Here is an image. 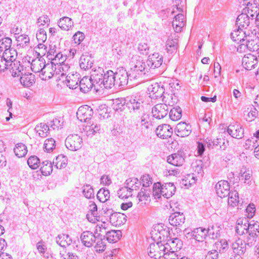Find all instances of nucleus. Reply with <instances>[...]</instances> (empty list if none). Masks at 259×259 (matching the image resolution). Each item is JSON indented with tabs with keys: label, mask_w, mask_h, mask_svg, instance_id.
Masks as SVG:
<instances>
[{
	"label": "nucleus",
	"mask_w": 259,
	"mask_h": 259,
	"mask_svg": "<svg viewBox=\"0 0 259 259\" xmlns=\"http://www.w3.org/2000/svg\"><path fill=\"white\" fill-rule=\"evenodd\" d=\"M182 12L183 9L179 5L173 6L171 13L176 14V15L172 21V26L176 32L181 31L185 24V18L184 14L182 13Z\"/></svg>",
	"instance_id": "nucleus-1"
},
{
	"label": "nucleus",
	"mask_w": 259,
	"mask_h": 259,
	"mask_svg": "<svg viewBox=\"0 0 259 259\" xmlns=\"http://www.w3.org/2000/svg\"><path fill=\"white\" fill-rule=\"evenodd\" d=\"M144 176L141 178V181L139 182L137 178H130L127 179L125 181V187H128L132 188H134V190H136L137 188L139 187V185L142 184L143 187L141 189V191L139 192L137 195L139 202L145 201L146 200V188L144 184Z\"/></svg>",
	"instance_id": "nucleus-2"
},
{
	"label": "nucleus",
	"mask_w": 259,
	"mask_h": 259,
	"mask_svg": "<svg viewBox=\"0 0 259 259\" xmlns=\"http://www.w3.org/2000/svg\"><path fill=\"white\" fill-rule=\"evenodd\" d=\"M115 74L116 87L120 89L124 88L127 85L128 79L132 80L133 77L131 76V71L127 72L123 67L117 68Z\"/></svg>",
	"instance_id": "nucleus-3"
},
{
	"label": "nucleus",
	"mask_w": 259,
	"mask_h": 259,
	"mask_svg": "<svg viewBox=\"0 0 259 259\" xmlns=\"http://www.w3.org/2000/svg\"><path fill=\"white\" fill-rule=\"evenodd\" d=\"M156 243H151L147 249V253L150 259H160L163 252L165 251V247L162 241H156Z\"/></svg>",
	"instance_id": "nucleus-4"
},
{
	"label": "nucleus",
	"mask_w": 259,
	"mask_h": 259,
	"mask_svg": "<svg viewBox=\"0 0 259 259\" xmlns=\"http://www.w3.org/2000/svg\"><path fill=\"white\" fill-rule=\"evenodd\" d=\"M259 51L255 53H249L244 56L242 65L247 70H251L256 67L259 62Z\"/></svg>",
	"instance_id": "nucleus-5"
},
{
	"label": "nucleus",
	"mask_w": 259,
	"mask_h": 259,
	"mask_svg": "<svg viewBox=\"0 0 259 259\" xmlns=\"http://www.w3.org/2000/svg\"><path fill=\"white\" fill-rule=\"evenodd\" d=\"M66 148L72 151L80 149L82 145V139L77 134L70 135L65 140Z\"/></svg>",
	"instance_id": "nucleus-6"
},
{
	"label": "nucleus",
	"mask_w": 259,
	"mask_h": 259,
	"mask_svg": "<svg viewBox=\"0 0 259 259\" xmlns=\"http://www.w3.org/2000/svg\"><path fill=\"white\" fill-rule=\"evenodd\" d=\"M147 94L152 99L161 97L164 92L163 88L157 82L149 81L147 83Z\"/></svg>",
	"instance_id": "nucleus-7"
},
{
	"label": "nucleus",
	"mask_w": 259,
	"mask_h": 259,
	"mask_svg": "<svg viewBox=\"0 0 259 259\" xmlns=\"http://www.w3.org/2000/svg\"><path fill=\"white\" fill-rule=\"evenodd\" d=\"M256 34V31L253 30L250 34L247 30H243L241 28L234 30L231 34V37L232 40L239 44L240 42L245 41L244 38L254 37Z\"/></svg>",
	"instance_id": "nucleus-8"
},
{
	"label": "nucleus",
	"mask_w": 259,
	"mask_h": 259,
	"mask_svg": "<svg viewBox=\"0 0 259 259\" xmlns=\"http://www.w3.org/2000/svg\"><path fill=\"white\" fill-rule=\"evenodd\" d=\"M105 73L104 69L100 67H97L92 69L90 78L97 86V91L99 90L101 85L102 84V81Z\"/></svg>",
	"instance_id": "nucleus-9"
},
{
	"label": "nucleus",
	"mask_w": 259,
	"mask_h": 259,
	"mask_svg": "<svg viewBox=\"0 0 259 259\" xmlns=\"http://www.w3.org/2000/svg\"><path fill=\"white\" fill-rule=\"evenodd\" d=\"M145 62L141 57L139 56L138 58L136 59V62L134 67L131 68V76L133 79H136L139 77L140 75H145V73H142V72L145 70Z\"/></svg>",
	"instance_id": "nucleus-10"
},
{
	"label": "nucleus",
	"mask_w": 259,
	"mask_h": 259,
	"mask_svg": "<svg viewBox=\"0 0 259 259\" xmlns=\"http://www.w3.org/2000/svg\"><path fill=\"white\" fill-rule=\"evenodd\" d=\"M93 114L92 108L88 105L80 106L76 112L77 118L81 121L88 122Z\"/></svg>",
	"instance_id": "nucleus-11"
},
{
	"label": "nucleus",
	"mask_w": 259,
	"mask_h": 259,
	"mask_svg": "<svg viewBox=\"0 0 259 259\" xmlns=\"http://www.w3.org/2000/svg\"><path fill=\"white\" fill-rule=\"evenodd\" d=\"M155 231H159L158 236H156L157 241L165 242L170 237V231L168 227L163 224H157L155 225Z\"/></svg>",
	"instance_id": "nucleus-12"
},
{
	"label": "nucleus",
	"mask_w": 259,
	"mask_h": 259,
	"mask_svg": "<svg viewBox=\"0 0 259 259\" xmlns=\"http://www.w3.org/2000/svg\"><path fill=\"white\" fill-rule=\"evenodd\" d=\"M53 64H54V62H52L51 64L48 63L46 65L44 66V69L40 75L41 79L47 80L52 78L55 74H59L58 71L57 70L56 65H54Z\"/></svg>",
	"instance_id": "nucleus-13"
},
{
	"label": "nucleus",
	"mask_w": 259,
	"mask_h": 259,
	"mask_svg": "<svg viewBox=\"0 0 259 259\" xmlns=\"http://www.w3.org/2000/svg\"><path fill=\"white\" fill-rule=\"evenodd\" d=\"M103 78L102 84L100 88L111 89L113 87H116L115 74L113 71L111 70L106 71Z\"/></svg>",
	"instance_id": "nucleus-14"
},
{
	"label": "nucleus",
	"mask_w": 259,
	"mask_h": 259,
	"mask_svg": "<svg viewBox=\"0 0 259 259\" xmlns=\"http://www.w3.org/2000/svg\"><path fill=\"white\" fill-rule=\"evenodd\" d=\"M216 193L221 198L226 197L231 192L230 191V185L228 181L222 180L218 182L215 185Z\"/></svg>",
	"instance_id": "nucleus-15"
},
{
	"label": "nucleus",
	"mask_w": 259,
	"mask_h": 259,
	"mask_svg": "<svg viewBox=\"0 0 259 259\" xmlns=\"http://www.w3.org/2000/svg\"><path fill=\"white\" fill-rule=\"evenodd\" d=\"M163 245L165 247V251L171 250L176 252L182 248L183 243L178 238H171V237H170L163 243Z\"/></svg>",
	"instance_id": "nucleus-16"
},
{
	"label": "nucleus",
	"mask_w": 259,
	"mask_h": 259,
	"mask_svg": "<svg viewBox=\"0 0 259 259\" xmlns=\"http://www.w3.org/2000/svg\"><path fill=\"white\" fill-rule=\"evenodd\" d=\"M163 62L162 56L158 53H154L149 55L147 60V65L151 69L159 67Z\"/></svg>",
	"instance_id": "nucleus-17"
},
{
	"label": "nucleus",
	"mask_w": 259,
	"mask_h": 259,
	"mask_svg": "<svg viewBox=\"0 0 259 259\" xmlns=\"http://www.w3.org/2000/svg\"><path fill=\"white\" fill-rule=\"evenodd\" d=\"M168 108L166 104H158L152 110L153 116L157 119L164 117L168 113Z\"/></svg>",
	"instance_id": "nucleus-18"
},
{
	"label": "nucleus",
	"mask_w": 259,
	"mask_h": 259,
	"mask_svg": "<svg viewBox=\"0 0 259 259\" xmlns=\"http://www.w3.org/2000/svg\"><path fill=\"white\" fill-rule=\"evenodd\" d=\"M243 11L253 19L259 13V0H254L248 3Z\"/></svg>",
	"instance_id": "nucleus-19"
},
{
	"label": "nucleus",
	"mask_w": 259,
	"mask_h": 259,
	"mask_svg": "<svg viewBox=\"0 0 259 259\" xmlns=\"http://www.w3.org/2000/svg\"><path fill=\"white\" fill-rule=\"evenodd\" d=\"M155 133L159 138L165 139L171 137L172 134V128L168 124H162L156 128Z\"/></svg>",
	"instance_id": "nucleus-20"
},
{
	"label": "nucleus",
	"mask_w": 259,
	"mask_h": 259,
	"mask_svg": "<svg viewBox=\"0 0 259 259\" xmlns=\"http://www.w3.org/2000/svg\"><path fill=\"white\" fill-rule=\"evenodd\" d=\"M97 236L92 232L86 231L83 232L80 235L82 243L87 247H91L96 240Z\"/></svg>",
	"instance_id": "nucleus-21"
},
{
	"label": "nucleus",
	"mask_w": 259,
	"mask_h": 259,
	"mask_svg": "<svg viewBox=\"0 0 259 259\" xmlns=\"http://www.w3.org/2000/svg\"><path fill=\"white\" fill-rule=\"evenodd\" d=\"M187 234L195 240L202 242L207 236V232L206 229L199 227L194 229L191 232L188 233Z\"/></svg>",
	"instance_id": "nucleus-22"
},
{
	"label": "nucleus",
	"mask_w": 259,
	"mask_h": 259,
	"mask_svg": "<svg viewBox=\"0 0 259 259\" xmlns=\"http://www.w3.org/2000/svg\"><path fill=\"white\" fill-rule=\"evenodd\" d=\"M227 131L230 136L238 139H241L244 135V130L240 125L237 123L230 125Z\"/></svg>",
	"instance_id": "nucleus-23"
},
{
	"label": "nucleus",
	"mask_w": 259,
	"mask_h": 259,
	"mask_svg": "<svg viewBox=\"0 0 259 259\" xmlns=\"http://www.w3.org/2000/svg\"><path fill=\"white\" fill-rule=\"evenodd\" d=\"M110 222L114 226H119L123 225L126 221V216L120 212H114L110 215Z\"/></svg>",
	"instance_id": "nucleus-24"
},
{
	"label": "nucleus",
	"mask_w": 259,
	"mask_h": 259,
	"mask_svg": "<svg viewBox=\"0 0 259 259\" xmlns=\"http://www.w3.org/2000/svg\"><path fill=\"white\" fill-rule=\"evenodd\" d=\"M8 69L10 70L13 76H19L22 74L23 66L20 64V61L16 59L13 62L8 64Z\"/></svg>",
	"instance_id": "nucleus-25"
},
{
	"label": "nucleus",
	"mask_w": 259,
	"mask_h": 259,
	"mask_svg": "<svg viewBox=\"0 0 259 259\" xmlns=\"http://www.w3.org/2000/svg\"><path fill=\"white\" fill-rule=\"evenodd\" d=\"M248 221L245 218H240L237 221L236 231L239 235H242L248 232Z\"/></svg>",
	"instance_id": "nucleus-26"
},
{
	"label": "nucleus",
	"mask_w": 259,
	"mask_h": 259,
	"mask_svg": "<svg viewBox=\"0 0 259 259\" xmlns=\"http://www.w3.org/2000/svg\"><path fill=\"white\" fill-rule=\"evenodd\" d=\"M79 85L80 91L83 93H87L94 87L96 90L97 86L88 76L83 77L80 81Z\"/></svg>",
	"instance_id": "nucleus-27"
},
{
	"label": "nucleus",
	"mask_w": 259,
	"mask_h": 259,
	"mask_svg": "<svg viewBox=\"0 0 259 259\" xmlns=\"http://www.w3.org/2000/svg\"><path fill=\"white\" fill-rule=\"evenodd\" d=\"M169 223L173 226H180L182 225L185 220V217L183 213L176 212L172 213L169 218Z\"/></svg>",
	"instance_id": "nucleus-28"
},
{
	"label": "nucleus",
	"mask_w": 259,
	"mask_h": 259,
	"mask_svg": "<svg viewBox=\"0 0 259 259\" xmlns=\"http://www.w3.org/2000/svg\"><path fill=\"white\" fill-rule=\"evenodd\" d=\"M79 73L75 72L74 74H68L66 77L65 82L66 85L71 89H76L79 83Z\"/></svg>",
	"instance_id": "nucleus-29"
},
{
	"label": "nucleus",
	"mask_w": 259,
	"mask_h": 259,
	"mask_svg": "<svg viewBox=\"0 0 259 259\" xmlns=\"http://www.w3.org/2000/svg\"><path fill=\"white\" fill-rule=\"evenodd\" d=\"M177 134L178 136L184 137L188 136L191 133V126L185 122L179 123L176 127Z\"/></svg>",
	"instance_id": "nucleus-30"
},
{
	"label": "nucleus",
	"mask_w": 259,
	"mask_h": 259,
	"mask_svg": "<svg viewBox=\"0 0 259 259\" xmlns=\"http://www.w3.org/2000/svg\"><path fill=\"white\" fill-rule=\"evenodd\" d=\"M101 129L100 125L93 121L87 122V125L83 128L84 132H85L87 136H92L97 132H99Z\"/></svg>",
	"instance_id": "nucleus-31"
},
{
	"label": "nucleus",
	"mask_w": 259,
	"mask_h": 259,
	"mask_svg": "<svg viewBox=\"0 0 259 259\" xmlns=\"http://www.w3.org/2000/svg\"><path fill=\"white\" fill-rule=\"evenodd\" d=\"M122 233L120 230H111L106 232V236H103V239L106 238L110 243H114L118 241L121 237Z\"/></svg>",
	"instance_id": "nucleus-32"
},
{
	"label": "nucleus",
	"mask_w": 259,
	"mask_h": 259,
	"mask_svg": "<svg viewBox=\"0 0 259 259\" xmlns=\"http://www.w3.org/2000/svg\"><path fill=\"white\" fill-rule=\"evenodd\" d=\"M56 242L62 247H66L69 246L72 242L71 237L66 234H59L56 237Z\"/></svg>",
	"instance_id": "nucleus-33"
},
{
	"label": "nucleus",
	"mask_w": 259,
	"mask_h": 259,
	"mask_svg": "<svg viewBox=\"0 0 259 259\" xmlns=\"http://www.w3.org/2000/svg\"><path fill=\"white\" fill-rule=\"evenodd\" d=\"M184 158L179 153H174L167 157V161L176 166L182 165L184 162Z\"/></svg>",
	"instance_id": "nucleus-34"
},
{
	"label": "nucleus",
	"mask_w": 259,
	"mask_h": 259,
	"mask_svg": "<svg viewBox=\"0 0 259 259\" xmlns=\"http://www.w3.org/2000/svg\"><path fill=\"white\" fill-rule=\"evenodd\" d=\"M162 196L166 198H169L175 193L176 187L174 184L168 183L162 185Z\"/></svg>",
	"instance_id": "nucleus-35"
},
{
	"label": "nucleus",
	"mask_w": 259,
	"mask_h": 259,
	"mask_svg": "<svg viewBox=\"0 0 259 259\" xmlns=\"http://www.w3.org/2000/svg\"><path fill=\"white\" fill-rule=\"evenodd\" d=\"M245 241L240 239H238L232 243V248L235 253L241 255L245 250Z\"/></svg>",
	"instance_id": "nucleus-36"
},
{
	"label": "nucleus",
	"mask_w": 259,
	"mask_h": 259,
	"mask_svg": "<svg viewBox=\"0 0 259 259\" xmlns=\"http://www.w3.org/2000/svg\"><path fill=\"white\" fill-rule=\"evenodd\" d=\"M250 17L244 11L243 13L239 15L236 20V24L239 28L246 29L250 23Z\"/></svg>",
	"instance_id": "nucleus-37"
},
{
	"label": "nucleus",
	"mask_w": 259,
	"mask_h": 259,
	"mask_svg": "<svg viewBox=\"0 0 259 259\" xmlns=\"http://www.w3.org/2000/svg\"><path fill=\"white\" fill-rule=\"evenodd\" d=\"M93 65V60L91 56L82 55L79 60V65L81 69L88 70L91 68Z\"/></svg>",
	"instance_id": "nucleus-38"
},
{
	"label": "nucleus",
	"mask_w": 259,
	"mask_h": 259,
	"mask_svg": "<svg viewBox=\"0 0 259 259\" xmlns=\"http://www.w3.org/2000/svg\"><path fill=\"white\" fill-rule=\"evenodd\" d=\"M58 26L62 30H69L73 26V22L68 17H63L58 21Z\"/></svg>",
	"instance_id": "nucleus-39"
},
{
	"label": "nucleus",
	"mask_w": 259,
	"mask_h": 259,
	"mask_svg": "<svg viewBox=\"0 0 259 259\" xmlns=\"http://www.w3.org/2000/svg\"><path fill=\"white\" fill-rule=\"evenodd\" d=\"M20 78L21 84L24 87H30L34 83V75L32 73L21 74Z\"/></svg>",
	"instance_id": "nucleus-40"
},
{
	"label": "nucleus",
	"mask_w": 259,
	"mask_h": 259,
	"mask_svg": "<svg viewBox=\"0 0 259 259\" xmlns=\"http://www.w3.org/2000/svg\"><path fill=\"white\" fill-rule=\"evenodd\" d=\"M251 38H246V46H247L248 50L252 51V53H258L259 51V39L257 38L252 39H250Z\"/></svg>",
	"instance_id": "nucleus-41"
},
{
	"label": "nucleus",
	"mask_w": 259,
	"mask_h": 259,
	"mask_svg": "<svg viewBox=\"0 0 259 259\" xmlns=\"http://www.w3.org/2000/svg\"><path fill=\"white\" fill-rule=\"evenodd\" d=\"M1 56L4 57L5 60L10 63L17 59V52L16 50L11 48L5 50Z\"/></svg>",
	"instance_id": "nucleus-42"
},
{
	"label": "nucleus",
	"mask_w": 259,
	"mask_h": 259,
	"mask_svg": "<svg viewBox=\"0 0 259 259\" xmlns=\"http://www.w3.org/2000/svg\"><path fill=\"white\" fill-rule=\"evenodd\" d=\"M130 100V97H127L126 98H118L115 100L114 104V109L116 110L122 111L124 109V106H126L128 108H130V102L128 101Z\"/></svg>",
	"instance_id": "nucleus-43"
},
{
	"label": "nucleus",
	"mask_w": 259,
	"mask_h": 259,
	"mask_svg": "<svg viewBox=\"0 0 259 259\" xmlns=\"http://www.w3.org/2000/svg\"><path fill=\"white\" fill-rule=\"evenodd\" d=\"M245 119L248 121L251 122L253 121L258 115V112L256 108L253 106H250L248 108L244 113Z\"/></svg>",
	"instance_id": "nucleus-44"
},
{
	"label": "nucleus",
	"mask_w": 259,
	"mask_h": 259,
	"mask_svg": "<svg viewBox=\"0 0 259 259\" xmlns=\"http://www.w3.org/2000/svg\"><path fill=\"white\" fill-rule=\"evenodd\" d=\"M67 157L64 155H59L54 160L53 164L58 169H62L65 168L67 164Z\"/></svg>",
	"instance_id": "nucleus-45"
},
{
	"label": "nucleus",
	"mask_w": 259,
	"mask_h": 259,
	"mask_svg": "<svg viewBox=\"0 0 259 259\" xmlns=\"http://www.w3.org/2000/svg\"><path fill=\"white\" fill-rule=\"evenodd\" d=\"M239 177L244 183L249 184L251 181L252 171L248 168L242 167L240 171Z\"/></svg>",
	"instance_id": "nucleus-46"
},
{
	"label": "nucleus",
	"mask_w": 259,
	"mask_h": 259,
	"mask_svg": "<svg viewBox=\"0 0 259 259\" xmlns=\"http://www.w3.org/2000/svg\"><path fill=\"white\" fill-rule=\"evenodd\" d=\"M34 130L40 137L45 138L49 134V127L46 123H40L35 126Z\"/></svg>",
	"instance_id": "nucleus-47"
},
{
	"label": "nucleus",
	"mask_w": 259,
	"mask_h": 259,
	"mask_svg": "<svg viewBox=\"0 0 259 259\" xmlns=\"http://www.w3.org/2000/svg\"><path fill=\"white\" fill-rule=\"evenodd\" d=\"M178 40L176 38L169 37L166 42V50L169 53H172L177 49Z\"/></svg>",
	"instance_id": "nucleus-48"
},
{
	"label": "nucleus",
	"mask_w": 259,
	"mask_h": 259,
	"mask_svg": "<svg viewBox=\"0 0 259 259\" xmlns=\"http://www.w3.org/2000/svg\"><path fill=\"white\" fill-rule=\"evenodd\" d=\"M134 188L128 187H123L119 189L117 191V195L121 199H127L132 196V191Z\"/></svg>",
	"instance_id": "nucleus-49"
},
{
	"label": "nucleus",
	"mask_w": 259,
	"mask_h": 259,
	"mask_svg": "<svg viewBox=\"0 0 259 259\" xmlns=\"http://www.w3.org/2000/svg\"><path fill=\"white\" fill-rule=\"evenodd\" d=\"M14 152L16 156L20 158L24 157L27 152V147L22 143H18L15 146L14 149Z\"/></svg>",
	"instance_id": "nucleus-50"
},
{
	"label": "nucleus",
	"mask_w": 259,
	"mask_h": 259,
	"mask_svg": "<svg viewBox=\"0 0 259 259\" xmlns=\"http://www.w3.org/2000/svg\"><path fill=\"white\" fill-rule=\"evenodd\" d=\"M228 196V204L233 207L236 206L239 202L238 193L236 191H232Z\"/></svg>",
	"instance_id": "nucleus-51"
},
{
	"label": "nucleus",
	"mask_w": 259,
	"mask_h": 259,
	"mask_svg": "<svg viewBox=\"0 0 259 259\" xmlns=\"http://www.w3.org/2000/svg\"><path fill=\"white\" fill-rule=\"evenodd\" d=\"M197 180V177L194 174L187 175L182 180V184L188 188L195 184Z\"/></svg>",
	"instance_id": "nucleus-52"
},
{
	"label": "nucleus",
	"mask_w": 259,
	"mask_h": 259,
	"mask_svg": "<svg viewBox=\"0 0 259 259\" xmlns=\"http://www.w3.org/2000/svg\"><path fill=\"white\" fill-rule=\"evenodd\" d=\"M221 228L220 226L214 225L206 229L207 235L212 239H215L220 236Z\"/></svg>",
	"instance_id": "nucleus-53"
},
{
	"label": "nucleus",
	"mask_w": 259,
	"mask_h": 259,
	"mask_svg": "<svg viewBox=\"0 0 259 259\" xmlns=\"http://www.w3.org/2000/svg\"><path fill=\"white\" fill-rule=\"evenodd\" d=\"M97 199L101 202H105L110 198L109 191L105 188L100 189L97 194Z\"/></svg>",
	"instance_id": "nucleus-54"
},
{
	"label": "nucleus",
	"mask_w": 259,
	"mask_h": 259,
	"mask_svg": "<svg viewBox=\"0 0 259 259\" xmlns=\"http://www.w3.org/2000/svg\"><path fill=\"white\" fill-rule=\"evenodd\" d=\"M46 64L42 60H34L31 63V68L32 71L35 73H41L44 69V66L46 65Z\"/></svg>",
	"instance_id": "nucleus-55"
},
{
	"label": "nucleus",
	"mask_w": 259,
	"mask_h": 259,
	"mask_svg": "<svg viewBox=\"0 0 259 259\" xmlns=\"http://www.w3.org/2000/svg\"><path fill=\"white\" fill-rule=\"evenodd\" d=\"M103 237L102 235H100V233L97 236L96 240H97L95 246L96 251L98 252H103L106 249V243L103 241Z\"/></svg>",
	"instance_id": "nucleus-56"
},
{
	"label": "nucleus",
	"mask_w": 259,
	"mask_h": 259,
	"mask_svg": "<svg viewBox=\"0 0 259 259\" xmlns=\"http://www.w3.org/2000/svg\"><path fill=\"white\" fill-rule=\"evenodd\" d=\"M182 117V110L180 107H176L171 109L169 112V117L173 121H177Z\"/></svg>",
	"instance_id": "nucleus-57"
},
{
	"label": "nucleus",
	"mask_w": 259,
	"mask_h": 259,
	"mask_svg": "<svg viewBox=\"0 0 259 259\" xmlns=\"http://www.w3.org/2000/svg\"><path fill=\"white\" fill-rule=\"evenodd\" d=\"M203 162L201 160H197L195 163H193L192 167L194 172V174L195 175H197V177H202L203 176Z\"/></svg>",
	"instance_id": "nucleus-58"
},
{
	"label": "nucleus",
	"mask_w": 259,
	"mask_h": 259,
	"mask_svg": "<svg viewBox=\"0 0 259 259\" xmlns=\"http://www.w3.org/2000/svg\"><path fill=\"white\" fill-rule=\"evenodd\" d=\"M82 189V194L86 198L92 199L94 198V191L92 186L90 185L87 184L84 185Z\"/></svg>",
	"instance_id": "nucleus-59"
},
{
	"label": "nucleus",
	"mask_w": 259,
	"mask_h": 259,
	"mask_svg": "<svg viewBox=\"0 0 259 259\" xmlns=\"http://www.w3.org/2000/svg\"><path fill=\"white\" fill-rule=\"evenodd\" d=\"M216 248L220 252H224L229 249V244L227 240L223 239L215 242Z\"/></svg>",
	"instance_id": "nucleus-60"
},
{
	"label": "nucleus",
	"mask_w": 259,
	"mask_h": 259,
	"mask_svg": "<svg viewBox=\"0 0 259 259\" xmlns=\"http://www.w3.org/2000/svg\"><path fill=\"white\" fill-rule=\"evenodd\" d=\"M12 39L10 37H6L5 35H3V37L2 38L0 42V49L1 53L4 51V50L9 49L11 48Z\"/></svg>",
	"instance_id": "nucleus-61"
},
{
	"label": "nucleus",
	"mask_w": 259,
	"mask_h": 259,
	"mask_svg": "<svg viewBox=\"0 0 259 259\" xmlns=\"http://www.w3.org/2000/svg\"><path fill=\"white\" fill-rule=\"evenodd\" d=\"M27 163L31 168L35 169L39 166L40 162L36 156L33 155L28 159Z\"/></svg>",
	"instance_id": "nucleus-62"
},
{
	"label": "nucleus",
	"mask_w": 259,
	"mask_h": 259,
	"mask_svg": "<svg viewBox=\"0 0 259 259\" xmlns=\"http://www.w3.org/2000/svg\"><path fill=\"white\" fill-rule=\"evenodd\" d=\"M55 141L53 138H49L45 141L44 148L47 152H50L55 148Z\"/></svg>",
	"instance_id": "nucleus-63"
},
{
	"label": "nucleus",
	"mask_w": 259,
	"mask_h": 259,
	"mask_svg": "<svg viewBox=\"0 0 259 259\" xmlns=\"http://www.w3.org/2000/svg\"><path fill=\"white\" fill-rule=\"evenodd\" d=\"M67 59V56L63 55L61 52L59 51L54 57L53 60H52L54 62V65H59L64 63Z\"/></svg>",
	"instance_id": "nucleus-64"
}]
</instances>
